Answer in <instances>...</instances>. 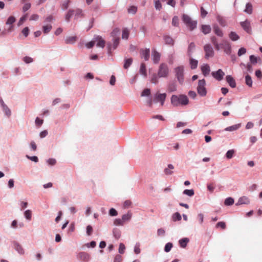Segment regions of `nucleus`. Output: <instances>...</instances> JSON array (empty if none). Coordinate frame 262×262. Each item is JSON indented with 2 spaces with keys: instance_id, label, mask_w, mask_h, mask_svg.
Returning a JSON list of instances; mask_svg holds the SVG:
<instances>
[{
  "instance_id": "28",
  "label": "nucleus",
  "mask_w": 262,
  "mask_h": 262,
  "mask_svg": "<svg viewBox=\"0 0 262 262\" xmlns=\"http://www.w3.org/2000/svg\"><path fill=\"white\" fill-rule=\"evenodd\" d=\"M24 215L26 220L30 221L32 220V211L28 209L24 212Z\"/></svg>"
},
{
  "instance_id": "7",
  "label": "nucleus",
  "mask_w": 262,
  "mask_h": 262,
  "mask_svg": "<svg viewBox=\"0 0 262 262\" xmlns=\"http://www.w3.org/2000/svg\"><path fill=\"white\" fill-rule=\"evenodd\" d=\"M0 105L5 116L9 118L11 115V111L1 97H0Z\"/></svg>"
},
{
  "instance_id": "32",
  "label": "nucleus",
  "mask_w": 262,
  "mask_h": 262,
  "mask_svg": "<svg viewBox=\"0 0 262 262\" xmlns=\"http://www.w3.org/2000/svg\"><path fill=\"white\" fill-rule=\"evenodd\" d=\"M139 73L142 75H143L144 77H146L147 73H146V69L145 64L143 63L141 64Z\"/></svg>"
},
{
  "instance_id": "2",
  "label": "nucleus",
  "mask_w": 262,
  "mask_h": 262,
  "mask_svg": "<svg viewBox=\"0 0 262 262\" xmlns=\"http://www.w3.org/2000/svg\"><path fill=\"white\" fill-rule=\"evenodd\" d=\"M74 15V19H77L79 18H82L84 16V14L82 9L77 8L75 10L70 9L65 15V20L67 22H69L71 17Z\"/></svg>"
},
{
  "instance_id": "10",
  "label": "nucleus",
  "mask_w": 262,
  "mask_h": 262,
  "mask_svg": "<svg viewBox=\"0 0 262 262\" xmlns=\"http://www.w3.org/2000/svg\"><path fill=\"white\" fill-rule=\"evenodd\" d=\"M166 94L165 93L161 94L157 93L155 95V101L156 102H160L161 105L163 106L166 99Z\"/></svg>"
},
{
  "instance_id": "15",
  "label": "nucleus",
  "mask_w": 262,
  "mask_h": 262,
  "mask_svg": "<svg viewBox=\"0 0 262 262\" xmlns=\"http://www.w3.org/2000/svg\"><path fill=\"white\" fill-rule=\"evenodd\" d=\"M250 203L249 198L246 196H243L240 197L237 203H236V206H239L241 205H248Z\"/></svg>"
},
{
  "instance_id": "31",
  "label": "nucleus",
  "mask_w": 262,
  "mask_h": 262,
  "mask_svg": "<svg viewBox=\"0 0 262 262\" xmlns=\"http://www.w3.org/2000/svg\"><path fill=\"white\" fill-rule=\"evenodd\" d=\"M77 37L76 36H68L66 38L65 42L67 44H73L77 40Z\"/></svg>"
},
{
  "instance_id": "6",
  "label": "nucleus",
  "mask_w": 262,
  "mask_h": 262,
  "mask_svg": "<svg viewBox=\"0 0 262 262\" xmlns=\"http://www.w3.org/2000/svg\"><path fill=\"white\" fill-rule=\"evenodd\" d=\"M169 74V69L166 63H161L159 68L158 72V76L160 78L163 77L165 78L168 76Z\"/></svg>"
},
{
  "instance_id": "54",
  "label": "nucleus",
  "mask_w": 262,
  "mask_h": 262,
  "mask_svg": "<svg viewBox=\"0 0 262 262\" xmlns=\"http://www.w3.org/2000/svg\"><path fill=\"white\" fill-rule=\"evenodd\" d=\"M183 193L189 196H192L194 194V190L193 189H185Z\"/></svg>"
},
{
  "instance_id": "1",
  "label": "nucleus",
  "mask_w": 262,
  "mask_h": 262,
  "mask_svg": "<svg viewBox=\"0 0 262 262\" xmlns=\"http://www.w3.org/2000/svg\"><path fill=\"white\" fill-rule=\"evenodd\" d=\"M171 103L174 106L186 105L189 103V99L185 95H173L171 97Z\"/></svg>"
},
{
  "instance_id": "20",
  "label": "nucleus",
  "mask_w": 262,
  "mask_h": 262,
  "mask_svg": "<svg viewBox=\"0 0 262 262\" xmlns=\"http://www.w3.org/2000/svg\"><path fill=\"white\" fill-rule=\"evenodd\" d=\"M201 71L205 76H207L210 72V67L207 64H203L201 68Z\"/></svg>"
},
{
  "instance_id": "4",
  "label": "nucleus",
  "mask_w": 262,
  "mask_h": 262,
  "mask_svg": "<svg viewBox=\"0 0 262 262\" xmlns=\"http://www.w3.org/2000/svg\"><path fill=\"white\" fill-rule=\"evenodd\" d=\"M175 76L179 82L182 84L184 81V67L180 66L174 69Z\"/></svg>"
},
{
  "instance_id": "11",
  "label": "nucleus",
  "mask_w": 262,
  "mask_h": 262,
  "mask_svg": "<svg viewBox=\"0 0 262 262\" xmlns=\"http://www.w3.org/2000/svg\"><path fill=\"white\" fill-rule=\"evenodd\" d=\"M78 258L82 261L88 262L91 259V255L85 252H80L78 255Z\"/></svg>"
},
{
  "instance_id": "36",
  "label": "nucleus",
  "mask_w": 262,
  "mask_h": 262,
  "mask_svg": "<svg viewBox=\"0 0 262 262\" xmlns=\"http://www.w3.org/2000/svg\"><path fill=\"white\" fill-rule=\"evenodd\" d=\"M113 234L114 237L116 239H118L121 237V232L119 229L115 228L113 230Z\"/></svg>"
},
{
  "instance_id": "19",
  "label": "nucleus",
  "mask_w": 262,
  "mask_h": 262,
  "mask_svg": "<svg viewBox=\"0 0 262 262\" xmlns=\"http://www.w3.org/2000/svg\"><path fill=\"white\" fill-rule=\"evenodd\" d=\"M173 169L174 166L171 164H169L167 167L164 168V173L166 176L171 175L173 173Z\"/></svg>"
},
{
  "instance_id": "60",
  "label": "nucleus",
  "mask_w": 262,
  "mask_h": 262,
  "mask_svg": "<svg viewBox=\"0 0 262 262\" xmlns=\"http://www.w3.org/2000/svg\"><path fill=\"white\" fill-rule=\"evenodd\" d=\"M11 228L13 229H16L18 228V222L17 220H13L10 225Z\"/></svg>"
},
{
  "instance_id": "26",
  "label": "nucleus",
  "mask_w": 262,
  "mask_h": 262,
  "mask_svg": "<svg viewBox=\"0 0 262 262\" xmlns=\"http://www.w3.org/2000/svg\"><path fill=\"white\" fill-rule=\"evenodd\" d=\"M177 86L175 82H170L167 87V90L169 92H173L177 91Z\"/></svg>"
},
{
  "instance_id": "63",
  "label": "nucleus",
  "mask_w": 262,
  "mask_h": 262,
  "mask_svg": "<svg viewBox=\"0 0 262 262\" xmlns=\"http://www.w3.org/2000/svg\"><path fill=\"white\" fill-rule=\"evenodd\" d=\"M109 214L110 216H116L118 215V212L116 210V209H115L113 208H112L109 210Z\"/></svg>"
},
{
  "instance_id": "37",
  "label": "nucleus",
  "mask_w": 262,
  "mask_h": 262,
  "mask_svg": "<svg viewBox=\"0 0 262 262\" xmlns=\"http://www.w3.org/2000/svg\"><path fill=\"white\" fill-rule=\"evenodd\" d=\"M229 38L232 41H236L239 38V36L235 32L232 31L229 34Z\"/></svg>"
},
{
  "instance_id": "53",
  "label": "nucleus",
  "mask_w": 262,
  "mask_h": 262,
  "mask_svg": "<svg viewBox=\"0 0 262 262\" xmlns=\"http://www.w3.org/2000/svg\"><path fill=\"white\" fill-rule=\"evenodd\" d=\"M159 78L158 75H157L155 74H153L151 78V82L155 84H157L159 82Z\"/></svg>"
},
{
  "instance_id": "35",
  "label": "nucleus",
  "mask_w": 262,
  "mask_h": 262,
  "mask_svg": "<svg viewBox=\"0 0 262 262\" xmlns=\"http://www.w3.org/2000/svg\"><path fill=\"white\" fill-rule=\"evenodd\" d=\"M189 240L188 238H183L179 240V243L180 245V246L184 248L186 247L187 243L189 242Z\"/></svg>"
},
{
  "instance_id": "5",
  "label": "nucleus",
  "mask_w": 262,
  "mask_h": 262,
  "mask_svg": "<svg viewBox=\"0 0 262 262\" xmlns=\"http://www.w3.org/2000/svg\"><path fill=\"white\" fill-rule=\"evenodd\" d=\"M206 84V81L204 79L199 80L198 81L196 91L198 94L201 97H205L207 95Z\"/></svg>"
},
{
  "instance_id": "33",
  "label": "nucleus",
  "mask_w": 262,
  "mask_h": 262,
  "mask_svg": "<svg viewBox=\"0 0 262 262\" xmlns=\"http://www.w3.org/2000/svg\"><path fill=\"white\" fill-rule=\"evenodd\" d=\"M244 12L248 14H251L252 13L253 8L252 5L251 3H248L246 4Z\"/></svg>"
},
{
  "instance_id": "27",
  "label": "nucleus",
  "mask_w": 262,
  "mask_h": 262,
  "mask_svg": "<svg viewBox=\"0 0 262 262\" xmlns=\"http://www.w3.org/2000/svg\"><path fill=\"white\" fill-rule=\"evenodd\" d=\"M213 29L214 33L218 36L222 37L224 33L222 30L217 26L214 25L213 26Z\"/></svg>"
},
{
  "instance_id": "39",
  "label": "nucleus",
  "mask_w": 262,
  "mask_h": 262,
  "mask_svg": "<svg viewBox=\"0 0 262 262\" xmlns=\"http://www.w3.org/2000/svg\"><path fill=\"white\" fill-rule=\"evenodd\" d=\"M202 31L205 34L209 33L211 31L210 26L209 25H202Z\"/></svg>"
},
{
  "instance_id": "58",
  "label": "nucleus",
  "mask_w": 262,
  "mask_h": 262,
  "mask_svg": "<svg viewBox=\"0 0 262 262\" xmlns=\"http://www.w3.org/2000/svg\"><path fill=\"white\" fill-rule=\"evenodd\" d=\"M134 251L136 254H138L140 253L141 250L140 248V244L139 243H137L135 244L134 246Z\"/></svg>"
},
{
  "instance_id": "8",
  "label": "nucleus",
  "mask_w": 262,
  "mask_h": 262,
  "mask_svg": "<svg viewBox=\"0 0 262 262\" xmlns=\"http://www.w3.org/2000/svg\"><path fill=\"white\" fill-rule=\"evenodd\" d=\"M204 50L205 52V57L206 58H209L214 56V51L212 47L209 44H206L204 47Z\"/></svg>"
},
{
  "instance_id": "38",
  "label": "nucleus",
  "mask_w": 262,
  "mask_h": 262,
  "mask_svg": "<svg viewBox=\"0 0 262 262\" xmlns=\"http://www.w3.org/2000/svg\"><path fill=\"white\" fill-rule=\"evenodd\" d=\"M52 26L51 24L45 25L42 26V31L45 34L48 33L52 29Z\"/></svg>"
},
{
  "instance_id": "29",
  "label": "nucleus",
  "mask_w": 262,
  "mask_h": 262,
  "mask_svg": "<svg viewBox=\"0 0 262 262\" xmlns=\"http://www.w3.org/2000/svg\"><path fill=\"white\" fill-rule=\"evenodd\" d=\"M132 217V213L130 212H128L127 213L122 215V220L125 223V222H129Z\"/></svg>"
},
{
  "instance_id": "49",
  "label": "nucleus",
  "mask_w": 262,
  "mask_h": 262,
  "mask_svg": "<svg viewBox=\"0 0 262 262\" xmlns=\"http://www.w3.org/2000/svg\"><path fill=\"white\" fill-rule=\"evenodd\" d=\"M240 66L245 67L246 69L248 72L249 73H252L253 71V68L252 67V65L250 63H248L247 64H245L243 63H241L240 64Z\"/></svg>"
},
{
  "instance_id": "24",
  "label": "nucleus",
  "mask_w": 262,
  "mask_h": 262,
  "mask_svg": "<svg viewBox=\"0 0 262 262\" xmlns=\"http://www.w3.org/2000/svg\"><path fill=\"white\" fill-rule=\"evenodd\" d=\"M226 81L231 88H235L236 86V82L234 78L230 75L226 76Z\"/></svg>"
},
{
  "instance_id": "9",
  "label": "nucleus",
  "mask_w": 262,
  "mask_h": 262,
  "mask_svg": "<svg viewBox=\"0 0 262 262\" xmlns=\"http://www.w3.org/2000/svg\"><path fill=\"white\" fill-rule=\"evenodd\" d=\"M221 49L222 48L225 53L228 55H230L231 53V46L230 43L227 40H224L222 43L220 44Z\"/></svg>"
},
{
  "instance_id": "43",
  "label": "nucleus",
  "mask_w": 262,
  "mask_h": 262,
  "mask_svg": "<svg viewBox=\"0 0 262 262\" xmlns=\"http://www.w3.org/2000/svg\"><path fill=\"white\" fill-rule=\"evenodd\" d=\"M259 59H260L259 58L255 57V56H254L253 55H250L249 56V60H250L251 63L252 64H254V65L256 64Z\"/></svg>"
},
{
  "instance_id": "12",
  "label": "nucleus",
  "mask_w": 262,
  "mask_h": 262,
  "mask_svg": "<svg viewBox=\"0 0 262 262\" xmlns=\"http://www.w3.org/2000/svg\"><path fill=\"white\" fill-rule=\"evenodd\" d=\"M211 75L215 79L221 81L223 79L225 73L221 69H219L216 72H212Z\"/></svg>"
},
{
  "instance_id": "17",
  "label": "nucleus",
  "mask_w": 262,
  "mask_h": 262,
  "mask_svg": "<svg viewBox=\"0 0 262 262\" xmlns=\"http://www.w3.org/2000/svg\"><path fill=\"white\" fill-rule=\"evenodd\" d=\"M160 54L156 50H152L151 53V58L154 63L157 64L160 59Z\"/></svg>"
},
{
  "instance_id": "30",
  "label": "nucleus",
  "mask_w": 262,
  "mask_h": 262,
  "mask_svg": "<svg viewBox=\"0 0 262 262\" xmlns=\"http://www.w3.org/2000/svg\"><path fill=\"white\" fill-rule=\"evenodd\" d=\"M163 39L166 44L172 46L174 44V40L173 39L168 35H164Z\"/></svg>"
},
{
  "instance_id": "47",
  "label": "nucleus",
  "mask_w": 262,
  "mask_h": 262,
  "mask_svg": "<svg viewBox=\"0 0 262 262\" xmlns=\"http://www.w3.org/2000/svg\"><path fill=\"white\" fill-rule=\"evenodd\" d=\"M129 36V30L127 28H125L123 30L122 38V39H127Z\"/></svg>"
},
{
  "instance_id": "25",
  "label": "nucleus",
  "mask_w": 262,
  "mask_h": 262,
  "mask_svg": "<svg viewBox=\"0 0 262 262\" xmlns=\"http://www.w3.org/2000/svg\"><path fill=\"white\" fill-rule=\"evenodd\" d=\"M189 64L190 66V68L191 69H195L198 64V61L194 58L192 57H189Z\"/></svg>"
},
{
  "instance_id": "46",
  "label": "nucleus",
  "mask_w": 262,
  "mask_h": 262,
  "mask_svg": "<svg viewBox=\"0 0 262 262\" xmlns=\"http://www.w3.org/2000/svg\"><path fill=\"white\" fill-rule=\"evenodd\" d=\"M216 18H217V20L219 21V23H220V24L221 26H222L223 27H225L226 26V20H225V19L223 17L219 15L217 16Z\"/></svg>"
},
{
  "instance_id": "21",
  "label": "nucleus",
  "mask_w": 262,
  "mask_h": 262,
  "mask_svg": "<svg viewBox=\"0 0 262 262\" xmlns=\"http://www.w3.org/2000/svg\"><path fill=\"white\" fill-rule=\"evenodd\" d=\"M195 45L194 42H191L188 47L187 55L188 57H192V54L194 52Z\"/></svg>"
},
{
  "instance_id": "14",
  "label": "nucleus",
  "mask_w": 262,
  "mask_h": 262,
  "mask_svg": "<svg viewBox=\"0 0 262 262\" xmlns=\"http://www.w3.org/2000/svg\"><path fill=\"white\" fill-rule=\"evenodd\" d=\"M95 40V43H96V46L97 47H100L103 48L105 46V41L100 36H95L94 37Z\"/></svg>"
},
{
  "instance_id": "3",
  "label": "nucleus",
  "mask_w": 262,
  "mask_h": 262,
  "mask_svg": "<svg viewBox=\"0 0 262 262\" xmlns=\"http://www.w3.org/2000/svg\"><path fill=\"white\" fill-rule=\"evenodd\" d=\"M182 20L190 31H192L196 28L197 21L193 20L189 15L183 14Z\"/></svg>"
},
{
  "instance_id": "52",
  "label": "nucleus",
  "mask_w": 262,
  "mask_h": 262,
  "mask_svg": "<svg viewBox=\"0 0 262 262\" xmlns=\"http://www.w3.org/2000/svg\"><path fill=\"white\" fill-rule=\"evenodd\" d=\"M23 61L27 64L31 63L33 62V59L29 56H25L23 58Z\"/></svg>"
},
{
  "instance_id": "22",
  "label": "nucleus",
  "mask_w": 262,
  "mask_h": 262,
  "mask_svg": "<svg viewBox=\"0 0 262 262\" xmlns=\"http://www.w3.org/2000/svg\"><path fill=\"white\" fill-rule=\"evenodd\" d=\"M15 18L13 16H9L7 19L6 24V25L10 26L9 29H8L9 32L12 31V28H13L12 25L15 21Z\"/></svg>"
},
{
  "instance_id": "56",
  "label": "nucleus",
  "mask_w": 262,
  "mask_h": 262,
  "mask_svg": "<svg viewBox=\"0 0 262 262\" xmlns=\"http://www.w3.org/2000/svg\"><path fill=\"white\" fill-rule=\"evenodd\" d=\"M173 246V245L171 243H167L165 246V247H164V251L166 252H169L172 247Z\"/></svg>"
},
{
  "instance_id": "51",
  "label": "nucleus",
  "mask_w": 262,
  "mask_h": 262,
  "mask_svg": "<svg viewBox=\"0 0 262 262\" xmlns=\"http://www.w3.org/2000/svg\"><path fill=\"white\" fill-rule=\"evenodd\" d=\"M154 4L157 10L160 11L162 9V5L159 0H154Z\"/></svg>"
},
{
  "instance_id": "62",
  "label": "nucleus",
  "mask_w": 262,
  "mask_h": 262,
  "mask_svg": "<svg viewBox=\"0 0 262 262\" xmlns=\"http://www.w3.org/2000/svg\"><path fill=\"white\" fill-rule=\"evenodd\" d=\"M125 249V246L123 243H120L119 244V247L118 251L120 254H123L124 253Z\"/></svg>"
},
{
  "instance_id": "16",
  "label": "nucleus",
  "mask_w": 262,
  "mask_h": 262,
  "mask_svg": "<svg viewBox=\"0 0 262 262\" xmlns=\"http://www.w3.org/2000/svg\"><path fill=\"white\" fill-rule=\"evenodd\" d=\"M13 248L20 255L25 254V250L23 247L17 242H13Z\"/></svg>"
},
{
  "instance_id": "55",
  "label": "nucleus",
  "mask_w": 262,
  "mask_h": 262,
  "mask_svg": "<svg viewBox=\"0 0 262 262\" xmlns=\"http://www.w3.org/2000/svg\"><path fill=\"white\" fill-rule=\"evenodd\" d=\"M120 33V31L118 29H114L111 33V36L113 37V38L119 37L118 36Z\"/></svg>"
},
{
  "instance_id": "59",
  "label": "nucleus",
  "mask_w": 262,
  "mask_h": 262,
  "mask_svg": "<svg viewBox=\"0 0 262 262\" xmlns=\"http://www.w3.org/2000/svg\"><path fill=\"white\" fill-rule=\"evenodd\" d=\"M150 95V90L149 89H144L141 93V96H148Z\"/></svg>"
},
{
  "instance_id": "42",
  "label": "nucleus",
  "mask_w": 262,
  "mask_h": 262,
  "mask_svg": "<svg viewBox=\"0 0 262 262\" xmlns=\"http://www.w3.org/2000/svg\"><path fill=\"white\" fill-rule=\"evenodd\" d=\"M234 199L231 197H229L225 199L224 204L226 206H231L234 204Z\"/></svg>"
},
{
  "instance_id": "64",
  "label": "nucleus",
  "mask_w": 262,
  "mask_h": 262,
  "mask_svg": "<svg viewBox=\"0 0 262 262\" xmlns=\"http://www.w3.org/2000/svg\"><path fill=\"white\" fill-rule=\"evenodd\" d=\"M246 49L245 48H241L238 51L237 55L238 56H241L242 55L245 54L246 53Z\"/></svg>"
},
{
  "instance_id": "34",
  "label": "nucleus",
  "mask_w": 262,
  "mask_h": 262,
  "mask_svg": "<svg viewBox=\"0 0 262 262\" xmlns=\"http://www.w3.org/2000/svg\"><path fill=\"white\" fill-rule=\"evenodd\" d=\"M211 41L214 46L215 47V49L217 51H219L221 49L220 44L218 43L217 41V38L215 36H212L211 38Z\"/></svg>"
},
{
  "instance_id": "44",
  "label": "nucleus",
  "mask_w": 262,
  "mask_h": 262,
  "mask_svg": "<svg viewBox=\"0 0 262 262\" xmlns=\"http://www.w3.org/2000/svg\"><path fill=\"white\" fill-rule=\"evenodd\" d=\"M137 11V7L134 6H130L128 9L127 12L131 14H135Z\"/></svg>"
},
{
  "instance_id": "41",
  "label": "nucleus",
  "mask_w": 262,
  "mask_h": 262,
  "mask_svg": "<svg viewBox=\"0 0 262 262\" xmlns=\"http://www.w3.org/2000/svg\"><path fill=\"white\" fill-rule=\"evenodd\" d=\"M245 82L249 87H251L252 86L253 81L250 75H247L245 76Z\"/></svg>"
},
{
  "instance_id": "61",
  "label": "nucleus",
  "mask_w": 262,
  "mask_h": 262,
  "mask_svg": "<svg viewBox=\"0 0 262 262\" xmlns=\"http://www.w3.org/2000/svg\"><path fill=\"white\" fill-rule=\"evenodd\" d=\"M172 25L173 26L177 27L179 25V18L178 16H174L172 19Z\"/></svg>"
},
{
  "instance_id": "50",
  "label": "nucleus",
  "mask_w": 262,
  "mask_h": 262,
  "mask_svg": "<svg viewBox=\"0 0 262 262\" xmlns=\"http://www.w3.org/2000/svg\"><path fill=\"white\" fill-rule=\"evenodd\" d=\"M172 219L173 221H180L182 219V217L179 212H176L173 214Z\"/></svg>"
},
{
  "instance_id": "45",
  "label": "nucleus",
  "mask_w": 262,
  "mask_h": 262,
  "mask_svg": "<svg viewBox=\"0 0 262 262\" xmlns=\"http://www.w3.org/2000/svg\"><path fill=\"white\" fill-rule=\"evenodd\" d=\"M133 59L132 58L126 59L124 60V68L127 69L132 63Z\"/></svg>"
},
{
  "instance_id": "48",
  "label": "nucleus",
  "mask_w": 262,
  "mask_h": 262,
  "mask_svg": "<svg viewBox=\"0 0 262 262\" xmlns=\"http://www.w3.org/2000/svg\"><path fill=\"white\" fill-rule=\"evenodd\" d=\"M234 153L235 150L234 149L229 150L226 154V157L227 159H230L233 157Z\"/></svg>"
},
{
  "instance_id": "13",
  "label": "nucleus",
  "mask_w": 262,
  "mask_h": 262,
  "mask_svg": "<svg viewBox=\"0 0 262 262\" xmlns=\"http://www.w3.org/2000/svg\"><path fill=\"white\" fill-rule=\"evenodd\" d=\"M241 26L243 29L248 33H251L252 32L250 22L246 19L244 21L241 22Z\"/></svg>"
},
{
  "instance_id": "18",
  "label": "nucleus",
  "mask_w": 262,
  "mask_h": 262,
  "mask_svg": "<svg viewBox=\"0 0 262 262\" xmlns=\"http://www.w3.org/2000/svg\"><path fill=\"white\" fill-rule=\"evenodd\" d=\"M141 56L145 61L148 60L150 56L149 49H142L141 50Z\"/></svg>"
},
{
  "instance_id": "57",
  "label": "nucleus",
  "mask_w": 262,
  "mask_h": 262,
  "mask_svg": "<svg viewBox=\"0 0 262 262\" xmlns=\"http://www.w3.org/2000/svg\"><path fill=\"white\" fill-rule=\"evenodd\" d=\"M43 120L41 119L38 117L36 118L35 120V123L37 126L40 127V126H41V125L43 124Z\"/></svg>"
},
{
  "instance_id": "23",
  "label": "nucleus",
  "mask_w": 262,
  "mask_h": 262,
  "mask_svg": "<svg viewBox=\"0 0 262 262\" xmlns=\"http://www.w3.org/2000/svg\"><path fill=\"white\" fill-rule=\"evenodd\" d=\"M241 123H238L230 126L227 127L226 128H225V130L227 132L235 131L239 129L241 127Z\"/></svg>"
},
{
  "instance_id": "40",
  "label": "nucleus",
  "mask_w": 262,
  "mask_h": 262,
  "mask_svg": "<svg viewBox=\"0 0 262 262\" xmlns=\"http://www.w3.org/2000/svg\"><path fill=\"white\" fill-rule=\"evenodd\" d=\"M113 224L116 226H123L125 224L122 219L119 218L115 219L113 222Z\"/></svg>"
}]
</instances>
